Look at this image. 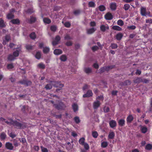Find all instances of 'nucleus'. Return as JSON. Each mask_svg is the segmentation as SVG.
I'll return each instance as SVG.
<instances>
[{
    "instance_id": "obj_1",
    "label": "nucleus",
    "mask_w": 152,
    "mask_h": 152,
    "mask_svg": "<svg viewBox=\"0 0 152 152\" xmlns=\"http://www.w3.org/2000/svg\"><path fill=\"white\" fill-rule=\"evenodd\" d=\"M12 125L18 129H24L27 126L25 123H20L16 121H13Z\"/></svg>"
},
{
    "instance_id": "obj_2",
    "label": "nucleus",
    "mask_w": 152,
    "mask_h": 152,
    "mask_svg": "<svg viewBox=\"0 0 152 152\" xmlns=\"http://www.w3.org/2000/svg\"><path fill=\"white\" fill-rule=\"evenodd\" d=\"M53 105L58 110L64 109L66 107V106L62 102H60L58 104H54Z\"/></svg>"
},
{
    "instance_id": "obj_3",
    "label": "nucleus",
    "mask_w": 152,
    "mask_h": 152,
    "mask_svg": "<svg viewBox=\"0 0 152 152\" xmlns=\"http://www.w3.org/2000/svg\"><path fill=\"white\" fill-rule=\"evenodd\" d=\"M140 13L142 16H146L148 15L150 16V12H147L146 11V10L145 8L143 7H141V8Z\"/></svg>"
},
{
    "instance_id": "obj_4",
    "label": "nucleus",
    "mask_w": 152,
    "mask_h": 152,
    "mask_svg": "<svg viewBox=\"0 0 152 152\" xmlns=\"http://www.w3.org/2000/svg\"><path fill=\"white\" fill-rule=\"evenodd\" d=\"M103 97L102 96L100 95L96 98V108L98 107L101 104L100 101H102Z\"/></svg>"
},
{
    "instance_id": "obj_5",
    "label": "nucleus",
    "mask_w": 152,
    "mask_h": 152,
    "mask_svg": "<svg viewBox=\"0 0 152 152\" xmlns=\"http://www.w3.org/2000/svg\"><path fill=\"white\" fill-rule=\"evenodd\" d=\"M53 86L56 88H61L64 86V85L61 83L60 82H52Z\"/></svg>"
},
{
    "instance_id": "obj_6",
    "label": "nucleus",
    "mask_w": 152,
    "mask_h": 152,
    "mask_svg": "<svg viewBox=\"0 0 152 152\" xmlns=\"http://www.w3.org/2000/svg\"><path fill=\"white\" fill-rule=\"evenodd\" d=\"M18 83L27 86H30L31 84V81L27 80H20L18 82Z\"/></svg>"
},
{
    "instance_id": "obj_7",
    "label": "nucleus",
    "mask_w": 152,
    "mask_h": 152,
    "mask_svg": "<svg viewBox=\"0 0 152 152\" xmlns=\"http://www.w3.org/2000/svg\"><path fill=\"white\" fill-rule=\"evenodd\" d=\"M16 50L13 53V55L15 58L18 56L19 53L21 51V48L19 47L16 48Z\"/></svg>"
},
{
    "instance_id": "obj_8",
    "label": "nucleus",
    "mask_w": 152,
    "mask_h": 152,
    "mask_svg": "<svg viewBox=\"0 0 152 152\" xmlns=\"http://www.w3.org/2000/svg\"><path fill=\"white\" fill-rule=\"evenodd\" d=\"M6 148L10 150H12L14 148V146L10 142H7L5 145Z\"/></svg>"
},
{
    "instance_id": "obj_9",
    "label": "nucleus",
    "mask_w": 152,
    "mask_h": 152,
    "mask_svg": "<svg viewBox=\"0 0 152 152\" xmlns=\"http://www.w3.org/2000/svg\"><path fill=\"white\" fill-rule=\"evenodd\" d=\"M93 95V93L90 90H88L86 93L84 94L83 97L84 98L89 97Z\"/></svg>"
},
{
    "instance_id": "obj_10",
    "label": "nucleus",
    "mask_w": 152,
    "mask_h": 152,
    "mask_svg": "<svg viewBox=\"0 0 152 152\" xmlns=\"http://www.w3.org/2000/svg\"><path fill=\"white\" fill-rule=\"evenodd\" d=\"M19 139L17 140L16 139H14L13 140V143L15 147H17L20 145V143L19 142Z\"/></svg>"
},
{
    "instance_id": "obj_11",
    "label": "nucleus",
    "mask_w": 152,
    "mask_h": 152,
    "mask_svg": "<svg viewBox=\"0 0 152 152\" xmlns=\"http://www.w3.org/2000/svg\"><path fill=\"white\" fill-rule=\"evenodd\" d=\"M105 18L107 20H110L113 18V17L111 13L108 12L105 15Z\"/></svg>"
},
{
    "instance_id": "obj_12",
    "label": "nucleus",
    "mask_w": 152,
    "mask_h": 152,
    "mask_svg": "<svg viewBox=\"0 0 152 152\" xmlns=\"http://www.w3.org/2000/svg\"><path fill=\"white\" fill-rule=\"evenodd\" d=\"M95 31V30L94 27L90 28H87L86 29L87 33L88 34H91L93 33Z\"/></svg>"
},
{
    "instance_id": "obj_13",
    "label": "nucleus",
    "mask_w": 152,
    "mask_h": 152,
    "mask_svg": "<svg viewBox=\"0 0 152 152\" xmlns=\"http://www.w3.org/2000/svg\"><path fill=\"white\" fill-rule=\"evenodd\" d=\"M62 51L61 49H56L54 51V53L56 55H58L62 53Z\"/></svg>"
},
{
    "instance_id": "obj_14",
    "label": "nucleus",
    "mask_w": 152,
    "mask_h": 152,
    "mask_svg": "<svg viewBox=\"0 0 152 152\" xmlns=\"http://www.w3.org/2000/svg\"><path fill=\"white\" fill-rule=\"evenodd\" d=\"M72 108L75 112H76L78 110V106L77 104L74 103L72 105Z\"/></svg>"
},
{
    "instance_id": "obj_15",
    "label": "nucleus",
    "mask_w": 152,
    "mask_h": 152,
    "mask_svg": "<svg viewBox=\"0 0 152 152\" xmlns=\"http://www.w3.org/2000/svg\"><path fill=\"white\" fill-rule=\"evenodd\" d=\"M109 124L111 128H113L116 126V122L114 120H111L110 121Z\"/></svg>"
},
{
    "instance_id": "obj_16",
    "label": "nucleus",
    "mask_w": 152,
    "mask_h": 152,
    "mask_svg": "<svg viewBox=\"0 0 152 152\" xmlns=\"http://www.w3.org/2000/svg\"><path fill=\"white\" fill-rule=\"evenodd\" d=\"M142 81V78L141 77H137L133 80V82L136 83H139Z\"/></svg>"
},
{
    "instance_id": "obj_17",
    "label": "nucleus",
    "mask_w": 152,
    "mask_h": 152,
    "mask_svg": "<svg viewBox=\"0 0 152 152\" xmlns=\"http://www.w3.org/2000/svg\"><path fill=\"white\" fill-rule=\"evenodd\" d=\"M6 26L4 20L2 18H0V27L4 28Z\"/></svg>"
},
{
    "instance_id": "obj_18",
    "label": "nucleus",
    "mask_w": 152,
    "mask_h": 152,
    "mask_svg": "<svg viewBox=\"0 0 152 152\" xmlns=\"http://www.w3.org/2000/svg\"><path fill=\"white\" fill-rule=\"evenodd\" d=\"M123 36V34L121 33L118 34L116 36V38L117 40H120Z\"/></svg>"
},
{
    "instance_id": "obj_19",
    "label": "nucleus",
    "mask_w": 152,
    "mask_h": 152,
    "mask_svg": "<svg viewBox=\"0 0 152 152\" xmlns=\"http://www.w3.org/2000/svg\"><path fill=\"white\" fill-rule=\"evenodd\" d=\"M116 5L115 3H112L110 4V7L112 10H115L116 9Z\"/></svg>"
},
{
    "instance_id": "obj_20",
    "label": "nucleus",
    "mask_w": 152,
    "mask_h": 152,
    "mask_svg": "<svg viewBox=\"0 0 152 152\" xmlns=\"http://www.w3.org/2000/svg\"><path fill=\"white\" fill-rule=\"evenodd\" d=\"M15 59V57L14 56L13 54L12 55V54H10L9 55L8 57V60L10 61L14 60Z\"/></svg>"
},
{
    "instance_id": "obj_21",
    "label": "nucleus",
    "mask_w": 152,
    "mask_h": 152,
    "mask_svg": "<svg viewBox=\"0 0 152 152\" xmlns=\"http://www.w3.org/2000/svg\"><path fill=\"white\" fill-rule=\"evenodd\" d=\"M119 125L121 126H123L125 124V121L124 120L121 119L118 121Z\"/></svg>"
},
{
    "instance_id": "obj_22",
    "label": "nucleus",
    "mask_w": 152,
    "mask_h": 152,
    "mask_svg": "<svg viewBox=\"0 0 152 152\" xmlns=\"http://www.w3.org/2000/svg\"><path fill=\"white\" fill-rule=\"evenodd\" d=\"M11 22L13 24H19L20 21L18 19H14L11 20Z\"/></svg>"
},
{
    "instance_id": "obj_23",
    "label": "nucleus",
    "mask_w": 152,
    "mask_h": 152,
    "mask_svg": "<svg viewBox=\"0 0 152 152\" xmlns=\"http://www.w3.org/2000/svg\"><path fill=\"white\" fill-rule=\"evenodd\" d=\"M7 67L8 69L10 71L14 68V66L13 64L11 63L8 64L7 65Z\"/></svg>"
},
{
    "instance_id": "obj_24",
    "label": "nucleus",
    "mask_w": 152,
    "mask_h": 152,
    "mask_svg": "<svg viewBox=\"0 0 152 152\" xmlns=\"http://www.w3.org/2000/svg\"><path fill=\"white\" fill-rule=\"evenodd\" d=\"M53 85H52V82L49 84H47L45 86V88L47 90H50L52 88V86Z\"/></svg>"
},
{
    "instance_id": "obj_25",
    "label": "nucleus",
    "mask_w": 152,
    "mask_h": 152,
    "mask_svg": "<svg viewBox=\"0 0 152 152\" xmlns=\"http://www.w3.org/2000/svg\"><path fill=\"white\" fill-rule=\"evenodd\" d=\"M114 132H110L108 137L109 139H112L114 138Z\"/></svg>"
},
{
    "instance_id": "obj_26",
    "label": "nucleus",
    "mask_w": 152,
    "mask_h": 152,
    "mask_svg": "<svg viewBox=\"0 0 152 152\" xmlns=\"http://www.w3.org/2000/svg\"><path fill=\"white\" fill-rule=\"evenodd\" d=\"M100 28L101 30L103 31H104L106 29H109V27L108 26H105L104 25H102L100 26Z\"/></svg>"
},
{
    "instance_id": "obj_27",
    "label": "nucleus",
    "mask_w": 152,
    "mask_h": 152,
    "mask_svg": "<svg viewBox=\"0 0 152 152\" xmlns=\"http://www.w3.org/2000/svg\"><path fill=\"white\" fill-rule=\"evenodd\" d=\"M66 56L65 55H62L60 57V59L61 61H65L67 60Z\"/></svg>"
},
{
    "instance_id": "obj_28",
    "label": "nucleus",
    "mask_w": 152,
    "mask_h": 152,
    "mask_svg": "<svg viewBox=\"0 0 152 152\" xmlns=\"http://www.w3.org/2000/svg\"><path fill=\"white\" fill-rule=\"evenodd\" d=\"M84 70L85 72L87 73H89L91 72V69L88 67H86L84 69Z\"/></svg>"
},
{
    "instance_id": "obj_29",
    "label": "nucleus",
    "mask_w": 152,
    "mask_h": 152,
    "mask_svg": "<svg viewBox=\"0 0 152 152\" xmlns=\"http://www.w3.org/2000/svg\"><path fill=\"white\" fill-rule=\"evenodd\" d=\"M85 139L84 137H82L79 140V142L82 145H83L85 143Z\"/></svg>"
},
{
    "instance_id": "obj_30",
    "label": "nucleus",
    "mask_w": 152,
    "mask_h": 152,
    "mask_svg": "<svg viewBox=\"0 0 152 152\" xmlns=\"http://www.w3.org/2000/svg\"><path fill=\"white\" fill-rule=\"evenodd\" d=\"M112 28L115 30L121 31L122 30V28L118 26H115L113 27Z\"/></svg>"
},
{
    "instance_id": "obj_31",
    "label": "nucleus",
    "mask_w": 152,
    "mask_h": 152,
    "mask_svg": "<svg viewBox=\"0 0 152 152\" xmlns=\"http://www.w3.org/2000/svg\"><path fill=\"white\" fill-rule=\"evenodd\" d=\"M26 48L28 50H31L33 49L34 46L30 45H26Z\"/></svg>"
},
{
    "instance_id": "obj_32",
    "label": "nucleus",
    "mask_w": 152,
    "mask_h": 152,
    "mask_svg": "<svg viewBox=\"0 0 152 152\" xmlns=\"http://www.w3.org/2000/svg\"><path fill=\"white\" fill-rule=\"evenodd\" d=\"M57 29V27L56 26L53 25L51 26L50 27V29L51 31L53 32H55L56 31Z\"/></svg>"
},
{
    "instance_id": "obj_33",
    "label": "nucleus",
    "mask_w": 152,
    "mask_h": 152,
    "mask_svg": "<svg viewBox=\"0 0 152 152\" xmlns=\"http://www.w3.org/2000/svg\"><path fill=\"white\" fill-rule=\"evenodd\" d=\"M14 17V15L13 14L8 13L7 15V18L9 19L13 18Z\"/></svg>"
},
{
    "instance_id": "obj_34",
    "label": "nucleus",
    "mask_w": 152,
    "mask_h": 152,
    "mask_svg": "<svg viewBox=\"0 0 152 152\" xmlns=\"http://www.w3.org/2000/svg\"><path fill=\"white\" fill-rule=\"evenodd\" d=\"M64 38L65 40H71L72 39V37L68 34H66L65 35Z\"/></svg>"
},
{
    "instance_id": "obj_35",
    "label": "nucleus",
    "mask_w": 152,
    "mask_h": 152,
    "mask_svg": "<svg viewBox=\"0 0 152 152\" xmlns=\"http://www.w3.org/2000/svg\"><path fill=\"white\" fill-rule=\"evenodd\" d=\"M43 51L44 53H47L49 52L50 49L48 47H44L43 48Z\"/></svg>"
},
{
    "instance_id": "obj_36",
    "label": "nucleus",
    "mask_w": 152,
    "mask_h": 152,
    "mask_svg": "<svg viewBox=\"0 0 152 152\" xmlns=\"http://www.w3.org/2000/svg\"><path fill=\"white\" fill-rule=\"evenodd\" d=\"M30 37L32 39H34L36 38V36L35 33L32 32L30 35Z\"/></svg>"
},
{
    "instance_id": "obj_37",
    "label": "nucleus",
    "mask_w": 152,
    "mask_h": 152,
    "mask_svg": "<svg viewBox=\"0 0 152 152\" xmlns=\"http://www.w3.org/2000/svg\"><path fill=\"white\" fill-rule=\"evenodd\" d=\"M36 20V18L33 16H31L30 20V22L31 23H34Z\"/></svg>"
},
{
    "instance_id": "obj_38",
    "label": "nucleus",
    "mask_w": 152,
    "mask_h": 152,
    "mask_svg": "<svg viewBox=\"0 0 152 152\" xmlns=\"http://www.w3.org/2000/svg\"><path fill=\"white\" fill-rule=\"evenodd\" d=\"M41 56V53L39 52H37L36 54L35 55V57L37 59H40Z\"/></svg>"
},
{
    "instance_id": "obj_39",
    "label": "nucleus",
    "mask_w": 152,
    "mask_h": 152,
    "mask_svg": "<svg viewBox=\"0 0 152 152\" xmlns=\"http://www.w3.org/2000/svg\"><path fill=\"white\" fill-rule=\"evenodd\" d=\"M6 134L4 132H2L0 135L1 139L4 140L6 138Z\"/></svg>"
},
{
    "instance_id": "obj_40",
    "label": "nucleus",
    "mask_w": 152,
    "mask_h": 152,
    "mask_svg": "<svg viewBox=\"0 0 152 152\" xmlns=\"http://www.w3.org/2000/svg\"><path fill=\"white\" fill-rule=\"evenodd\" d=\"M141 130L143 133H145L147 132V128L146 127L142 126L141 127Z\"/></svg>"
},
{
    "instance_id": "obj_41",
    "label": "nucleus",
    "mask_w": 152,
    "mask_h": 152,
    "mask_svg": "<svg viewBox=\"0 0 152 152\" xmlns=\"http://www.w3.org/2000/svg\"><path fill=\"white\" fill-rule=\"evenodd\" d=\"M43 21L45 23H46L48 24H49L51 22V20L49 19L48 18H44Z\"/></svg>"
},
{
    "instance_id": "obj_42",
    "label": "nucleus",
    "mask_w": 152,
    "mask_h": 152,
    "mask_svg": "<svg viewBox=\"0 0 152 152\" xmlns=\"http://www.w3.org/2000/svg\"><path fill=\"white\" fill-rule=\"evenodd\" d=\"M37 66L39 68L42 69H44L45 68V65L42 63L39 64H38Z\"/></svg>"
},
{
    "instance_id": "obj_43",
    "label": "nucleus",
    "mask_w": 152,
    "mask_h": 152,
    "mask_svg": "<svg viewBox=\"0 0 152 152\" xmlns=\"http://www.w3.org/2000/svg\"><path fill=\"white\" fill-rule=\"evenodd\" d=\"M133 118L132 115H129L127 118V121L130 123L133 120Z\"/></svg>"
},
{
    "instance_id": "obj_44",
    "label": "nucleus",
    "mask_w": 152,
    "mask_h": 152,
    "mask_svg": "<svg viewBox=\"0 0 152 152\" xmlns=\"http://www.w3.org/2000/svg\"><path fill=\"white\" fill-rule=\"evenodd\" d=\"M99 9L100 11H103L105 10V7L104 6L101 5L99 6Z\"/></svg>"
},
{
    "instance_id": "obj_45",
    "label": "nucleus",
    "mask_w": 152,
    "mask_h": 152,
    "mask_svg": "<svg viewBox=\"0 0 152 152\" xmlns=\"http://www.w3.org/2000/svg\"><path fill=\"white\" fill-rule=\"evenodd\" d=\"M74 120L76 124H78L80 122V120L79 117L77 116L75 117L74 118Z\"/></svg>"
},
{
    "instance_id": "obj_46",
    "label": "nucleus",
    "mask_w": 152,
    "mask_h": 152,
    "mask_svg": "<svg viewBox=\"0 0 152 152\" xmlns=\"http://www.w3.org/2000/svg\"><path fill=\"white\" fill-rule=\"evenodd\" d=\"M130 7V5L128 4H125L124 5V7H123L124 9L126 11L128 10Z\"/></svg>"
},
{
    "instance_id": "obj_47",
    "label": "nucleus",
    "mask_w": 152,
    "mask_h": 152,
    "mask_svg": "<svg viewBox=\"0 0 152 152\" xmlns=\"http://www.w3.org/2000/svg\"><path fill=\"white\" fill-rule=\"evenodd\" d=\"M40 148L42 152H48V150L46 148L41 146H40Z\"/></svg>"
},
{
    "instance_id": "obj_48",
    "label": "nucleus",
    "mask_w": 152,
    "mask_h": 152,
    "mask_svg": "<svg viewBox=\"0 0 152 152\" xmlns=\"http://www.w3.org/2000/svg\"><path fill=\"white\" fill-rule=\"evenodd\" d=\"M117 24L118 25L121 26L124 25V22L121 20L120 19L118 21Z\"/></svg>"
},
{
    "instance_id": "obj_49",
    "label": "nucleus",
    "mask_w": 152,
    "mask_h": 152,
    "mask_svg": "<svg viewBox=\"0 0 152 152\" xmlns=\"http://www.w3.org/2000/svg\"><path fill=\"white\" fill-rule=\"evenodd\" d=\"M145 148L148 150H150L152 148V145L150 144H148L145 147Z\"/></svg>"
},
{
    "instance_id": "obj_50",
    "label": "nucleus",
    "mask_w": 152,
    "mask_h": 152,
    "mask_svg": "<svg viewBox=\"0 0 152 152\" xmlns=\"http://www.w3.org/2000/svg\"><path fill=\"white\" fill-rule=\"evenodd\" d=\"M83 145L84 146V148H85L84 149L86 150L89 149V145L87 143H85Z\"/></svg>"
},
{
    "instance_id": "obj_51",
    "label": "nucleus",
    "mask_w": 152,
    "mask_h": 152,
    "mask_svg": "<svg viewBox=\"0 0 152 152\" xmlns=\"http://www.w3.org/2000/svg\"><path fill=\"white\" fill-rule=\"evenodd\" d=\"M124 86H126L130 85L131 84V82L129 80H127L125 81L124 82Z\"/></svg>"
},
{
    "instance_id": "obj_52",
    "label": "nucleus",
    "mask_w": 152,
    "mask_h": 152,
    "mask_svg": "<svg viewBox=\"0 0 152 152\" xmlns=\"http://www.w3.org/2000/svg\"><path fill=\"white\" fill-rule=\"evenodd\" d=\"M80 13V11L79 10H76L74 11L73 13L75 15H78Z\"/></svg>"
},
{
    "instance_id": "obj_53",
    "label": "nucleus",
    "mask_w": 152,
    "mask_h": 152,
    "mask_svg": "<svg viewBox=\"0 0 152 152\" xmlns=\"http://www.w3.org/2000/svg\"><path fill=\"white\" fill-rule=\"evenodd\" d=\"M19 140L20 141V142H21L23 144L26 143V141L25 138H22L21 139V140L20 138H19Z\"/></svg>"
},
{
    "instance_id": "obj_54",
    "label": "nucleus",
    "mask_w": 152,
    "mask_h": 152,
    "mask_svg": "<svg viewBox=\"0 0 152 152\" xmlns=\"http://www.w3.org/2000/svg\"><path fill=\"white\" fill-rule=\"evenodd\" d=\"M34 12L32 8H29L26 11V12L29 14H31Z\"/></svg>"
},
{
    "instance_id": "obj_55",
    "label": "nucleus",
    "mask_w": 152,
    "mask_h": 152,
    "mask_svg": "<svg viewBox=\"0 0 152 152\" xmlns=\"http://www.w3.org/2000/svg\"><path fill=\"white\" fill-rule=\"evenodd\" d=\"M88 5L89 7H94L95 5V3L94 2L91 1L89 2Z\"/></svg>"
},
{
    "instance_id": "obj_56",
    "label": "nucleus",
    "mask_w": 152,
    "mask_h": 152,
    "mask_svg": "<svg viewBox=\"0 0 152 152\" xmlns=\"http://www.w3.org/2000/svg\"><path fill=\"white\" fill-rule=\"evenodd\" d=\"M108 145V144L106 142H102L101 145L102 146L103 148H105Z\"/></svg>"
},
{
    "instance_id": "obj_57",
    "label": "nucleus",
    "mask_w": 152,
    "mask_h": 152,
    "mask_svg": "<svg viewBox=\"0 0 152 152\" xmlns=\"http://www.w3.org/2000/svg\"><path fill=\"white\" fill-rule=\"evenodd\" d=\"M127 28L129 30H134L136 28V26H128L127 27Z\"/></svg>"
},
{
    "instance_id": "obj_58",
    "label": "nucleus",
    "mask_w": 152,
    "mask_h": 152,
    "mask_svg": "<svg viewBox=\"0 0 152 152\" xmlns=\"http://www.w3.org/2000/svg\"><path fill=\"white\" fill-rule=\"evenodd\" d=\"M111 47L112 49H115L118 48V45L116 44H111Z\"/></svg>"
},
{
    "instance_id": "obj_59",
    "label": "nucleus",
    "mask_w": 152,
    "mask_h": 152,
    "mask_svg": "<svg viewBox=\"0 0 152 152\" xmlns=\"http://www.w3.org/2000/svg\"><path fill=\"white\" fill-rule=\"evenodd\" d=\"M110 110V108L108 107H105L104 108V111L105 113L108 112Z\"/></svg>"
},
{
    "instance_id": "obj_60",
    "label": "nucleus",
    "mask_w": 152,
    "mask_h": 152,
    "mask_svg": "<svg viewBox=\"0 0 152 152\" xmlns=\"http://www.w3.org/2000/svg\"><path fill=\"white\" fill-rule=\"evenodd\" d=\"M97 45L99 47L96 46V50L99 48H101L102 47L100 43V42H97Z\"/></svg>"
},
{
    "instance_id": "obj_61",
    "label": "nucleus",
    "mask_w": 152,
    "mask_h": 152,
    "mask_svg": "<svg viewBox=\"0 0 152 152\" xmlns=\"http://www.w3.org/2000/svg\"><path fill=\"white\" fill-rule=\"evenodd\" d=\"M10 39V36L9 35H6L5 36V39L6 42H8Z\"/></svg>"
},
{
    "instance_id": "obj_62",
    "label": "nucleus",
    "mask_w": 152,
    "mask_h": 152,
    "mask_svg": "<svg viewBox=\"0 0 152 152\" xmlns=\"http://www.w3.org/2000/svg\"><path fill=\"white\" fill-rule=\"evenodd\" d=\"M58 43V42L55 40L53 41L52 42V44L53 46H55L56 45H57Z\"/></svg>"
},
{
    "instance_id": "obj_63",
    "label": "nucleus",
    "mask_w": 152,
    "mask_h": 152,
    "mask_svg": "<svg viewBox=\"0 0 152 152\" xmlns=\"http://www.w3.org/2000/svg\"><path fill=\"white\" fill-rule=\"evenodd\" d=\"M5 122L7 124H8L11 125H12L13 120H11L10 121H5Z\"/></svg>"
},
{
    "instance_id": "obj_64",
    "label": "nucleus",
    "mask_w": 152,
    "mask_h": 152,
    "mask_svg": "<svg viewBox=\"0 0 152 152\" xmlns=\"http://www.w3.org/2000/svg\"><path fill=\"white\" fill-rule=\"evenodd\" d=\"M61 39V37L59 35H57L56 36L55 40L57 41L58 42H59Z\"/></svg>"
}]
</instances>
